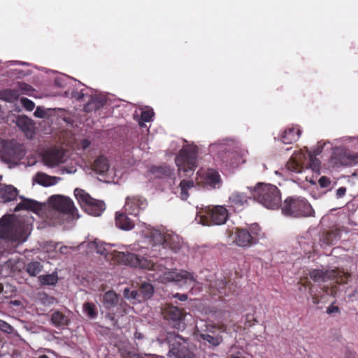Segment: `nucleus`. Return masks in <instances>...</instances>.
<instances>
[{
    "mask_svg": "<svg viewBox=\"0 0 358 358\" xmlns=\"http://www.w3.org/2000/svg\"><path fill=\"white\" fill-rule=\"evenodd\" d=\"M300 136V130L297 128H290L285 131L282 141L284 143L289 144L297 141Z\"/></svg>",
    "mask_w": 358,
    "mask_h": 358,
    "instance_id": "26",
    "label": "nucleus"
},
{
    "mask_svg": "<svg viewBox=\"0 0 358 358\" xmlns=\"http://www.w3.org/2000/svg\"><path fill=\"white\" fill-rule=\"evenodd\" d=\"M104 103L105 101L103 99L98 97H93L85 106V110L87 112L96 110L103 106Z\"/></svg>",
    "mask_w": 358,
    "mask_h": 358,
    "instance_id": "31",
    "label": "nucleus"
},
{
    "mask_svg": "<svg viewBox=\"0 0 358 358\" xmlns=\"http://www.w3.org/2000/svg\"><path fill=\"white\" fill-rule=\"evenodd\" d=\"M201 337L203 338V340L206 341L213 346H217L222 341V338L220 336H212L209 334H201Z\"/></svg>",
    "mask_w": 358,
    "mask_h": 358,
    "instance_id": "40",
    "label": "nucleus"
},
{
    "mask_svg": "<svg viewBox=\"0 0 358 358\" xmlns=\"http://www.w3.org/2000/svg\"><path fill=\"white\" fill-rule=\"evenodd\" d=\"M349 274L348 273H345L344 271H341L340 270H330V271H322V270H314L310 272V276L311 279H313L315 282H325L331 278H342L343 276L347 277ZM338 282L341 283L346 282L345 281L341 280H338Z\"/></svg>",
    "mask_w": 358,
    "mask_h": 358,
    "instance_id": "12",
    "label": "nucleus"
},
{
    "mask_svg": "<svg viewBox=\"0 0 358 358\" xmlns=\"http://www.w3.org/2000/svg\"><path fill=\"white\" fill-rule=\"evenodd\" d=\"M20 92L17 90H5L0 92V98L7 101H14L18 99Z\"/></svg>",
    "mask_w": 358,
    "mask_h": 358,
    "instance_id": "30",
    "label": "nucleus"
},
{
    "mask_svg": "<svg viewBox=\"0 0 358 358\" xmlns=\"http://www.w3.org/2000/svg\"><path fill=\"white\" fill-rule=\"evenodd\" d=\"M84 94L82 92H73L72 97L75 98L77 100H80L83 97Z\"/></svg>",
    "mask_w": 358,
    "mask_h": 358,
    "instance_id": "50",
    "label": "nucleus"
},
{
    "mask_svg": "<svg viewBox=\"0 0 358 358\" xmlns=\"http://www.w3.org/2000/svg\"><path fill=\"white\" fill-rule=\"evenodd\" d=\"M115 223L117 227L122 230H131L134 227V224L124 213L116 214Z\"/></svg>",
    "mask_w": 358,
    "mask_h": 358,
    "instance_id": "24",
    "label": "nucleus"
},
{
    "mask_svg": "<svg viewBox=\"0 0 358 358\" xmlns=\"http://www.w3.org/2000/svg\"><path fill=\"white\" fill-rule=\"evenodd\" d=\"M194 187V182L192 180H187L185 178L180 182V198L182 200H186L189 196L188 190Z\"/></svg>",
    "mask_w": 358,
    "mask_h": 358,
    "instance_id": "29",
    "label": "nucleus"
},
{
    "mask_svg": "<svg viewBox=\"0 0 358 358\" xmlns=\"http://www.w3.org/2000/svg\"><path fill=\"white\" fill-rule=\"evenodd\" d=\"M176 297H178V299L180 300V301H185L187 300V296L186 294H177L175 295Z\"/></svg>",
    "mask_w": 358,
    "mask_h": 358,
    "instance_id": "52",
    "label": "nucleus"
},
{
    "mask_svg": "<svg viewBox=\"0 0 358 358\" xmlns=\"http://www.w3.org/2000/svg\"><path fill=\"white\" fill-rule=\"evenodd\" d=\"M219 329H221L223 331H225V329H224L222 327H220Z\"/></svg>",
    "mask_w": 358,
    "mask_h": 358,
    "instance_id": "56",
    "label": "nucleus"
},
{
    "mask_svg": "<svg viewBox=\"0 0 358 358\" xmlns=\"http://www.w3.org/2000/svg\"><path fill=\"white\" fill-rule=\"evenodd\" d=\"M170 342L169 358H194L192 348L180 336H175Z\"/></svg>",
    "mask_w": 358,
    "mask_h": 358,
    "instance_id": "11",
    "label": "nucleus"
},
{
    "mask_svg": "<svg viewBox=\"0 0 358 358\" xmlns=\"http://www.w3.org/2000/svg\"><path fill=\"white\" fill-rule=\"evenodd\" d=\"M34 115L36 117L43 118L45 116L46 113L44 110L40 108H37L36 110L34 111Z\"/></svg>",
    "mask_w": 358,
    "mask_h": 358,
    "instance_id": "47",
    "label": "nucleus"
},
{
    "mask_svg": "<svg viewBox=\"0 0 358 358\" xmlns=\"http://www.w3.org/2000/svg\"><path fill=\"white\" fill-rule=\"evenodd\" d=\"M83 308L84 311L90 317L94 318L96 316L95 306L92 303H85L83 306Z\"/></svg>",
    "mask_w": 358,
    "mask_h": 358,
    "instance_id": "41",
    "label": "nucleus"
},
{
    "mask_svg": "<svg viewBox=\"0 0 358 358\" xmlns=\"http://www.w3.org/2000/svg\"><path fill=\"white\" fill-rule=\"evenodd\" d=\"M0 329L4 332L10 333L12 331V327L6 322L0 320Z\"/></svg>",
    "mask_w": 358,
    "mask_h": 358,
    "instance_id": "45",
    "label": "nucleus"
},
{
    "mask_svg": "<svg viewBox=\"0 0 358 358\" xmlns=\"http://www.w3.org/2000/svg\"><path fill=\"white\" fill-rule=\"evenodd\" d=\"M318 182L322 187H326L330 184V180L324 176L321 177Z\"/></svg>",
    "mask_w": 358,
    "mask_h": 358,
    "instance_id": "46",
    "label": "nucleus"
},
{
    "mask_svg": "<svg viewBox=\"0 0 358 358\" xmlns=\"http://www.w3.org/2000/svg\"><path fill=\"white\" fill-rule=\"evenodd\" d=\"M282 210L285 215L294 217L310 216L313 213L311 206L304 199H286Z\"/></svg>",
    "mask_w": 358,
    "mask_h": 358,
    "instance_id": "7",
    "label": "nucleus"
},
{
    "mask_svg": "<svg viewBox=\"0 0 358 358\" xmlns=\"http://www.w3.org/2000/svg\"><path fill=\"white\" fill-rule=\"evenodd\" d=\"M87 245L91 250H95L97 253L100 255H106L108 254V250L105 247H103L101 243L99 245V243L96 241L88 243Z\"/></svg>",
    "mask_w": 358,
    "mask_h": 358,
    "instance_id": "38",
    "label": "nucleus"
},
{
    "mask_svg": "<svg viewBox=\"0 0 358 358\" xmlns=\"http://www.w3.org/2000/svg\"><path fill=\"white\" fill-rule=\"evenodd\" d=\"M61 178L50 176L43 173H36L33 178L34 182L44 187L55 185L61 181Z\"/></svg>",
    "mask_w": 358,
    "mask_h": 358,
    "instance_id": "20",
    "label": "nucleus"
},
{
    "mask_svg": "<svg viewBox=\"0 0 358 358\" xmlns=\"http://www.w3.org/2000/svg\"><path fill=\"white\" fill-rule=\"evenodd\" d=\"M234 242L240 247H248L252 244V236L245 229H236Z\"/></svg>",
    "mask_w": 358,
    "mask_h": 358,
    "instance_id": "21",
    "label": "nucleus"
},
{
    "mask_svg": "<svg viewBox=\"0 0 358 358\" xmlns=\"http://www.w3.org/2000/svg\"><path fill=\"white\" fill-rule=\"evenodd\" d=\"M21 103L28 110H32L34 108V103L27 98H22Z\"/></svg>",
    "mask_w": 358,
    "mask_h": 358,
    "instance_id": "44",
    "label": "nucleus"
},
{
    "mask_svg": "<svg viewBox=\"0 0 358 358\" xmlns=\"http://www.w3.org/2000/svg\"><path fill=\"white\" fill-rule=\"evenodd\" d=\"M17 191L12 185H7L0 189V195L3 201H10L17 196Z\"/></svg>",
    "mask_w": 358,
    "mask_h": 358,
    "instance_id": "28",
    "label": "nucleus"
},
{
    "mask_svg": "<svg viewBox=\"0 0 358 358\" xmlns=\"http://www.w3.org/2000/svg\"><path fill=\"white\" fill-rule=\"evenodd\" d=\"M254 198L264 207L270 209L278 208L280 201V193L273 185L259 183L253 190Z\"/></svg>",
    "mask_w": 358,
    "mask_h": 358,
    "instance_id": "2",
    "label": "nucleus"
},
{
    "mask_svg": "<svg viewBox=\"0 0 358 358\" xmlns=\"http://www.w3.org/2000/svg\"><path fill=\"white\" fill-rule=\"evenodd\" d=\"M164 248H169L174 252L181 251L185 247L182 239L178 235L167 232Z\"/></svg>",
    "mask_w": 358,
    "mask_h": 358,
    "instance_id": "19",
    "label": "nucleus"
},
{
    "mask_svg": "<svg viewBox=\"0 0 358 358\" xmlns=\"http://www.w3.org/2000/svg\"><path fill=\"white\" fill-rule=\"evenodd\" d=\"M107 317H108V319H110L112 322H113V321H114V317H113L112 315H107ZM113 324H115V322H113Z\"/></svg>",
    "mask_w": 358,
    "mask_h": 358,
    "instance_id": "54",
    "label": "nucleus"
},
{
    "mask_svg": "<svg viewBox=\"0 0 358 358\" xmlns=\"http://www.w3.org/2000/svg\"><path fill=\"white\" fill-rule=\"evenodd\" d=\"M43 268V266L40 262H31L27 264L26 271L31 276H35L38 274Z\"/></svg>",
    "mask_w": 358,
    "mask_h": 358,
    "instance_id": "33",
    "label": "nucleus"
},
{
    "mask_svg": "<svg viewBox=\"0 0 358 358\" xmlns=\"http://www.w3.org/2000/svg\"><path fill=\"white\" fill-rule=\"evenodd\" d=\"M118 301V295L113 291L107 292L103 296V306L108 309L115 306Z\"/></svg>",
    "mask_w": 358,
    "mask_h": 358,
    "instance_id": "27",
    "label": "nucleus"
},
{
    "mask_svg": "<svg viewBox=\"0 0 358 358\" xmlns=\"http://www.w3.org/2000/svg\"><path fill=\"white\" fill-rule=\"evenodd\" d=\"M76 249L74 247L62 246L59 248V252L66 255L69 253L71 250H75Z\"/></svg>",
    "mask_w": 358,
    "mask_h": 358,
    "instance_id": "48",
    "label": "nucleus"
},
{
    "mask_svg": "<svg viewBox=\"0 0 358 358\" xmlns=\"http://www.w3.org/2000/svg\"><path fill=\"white\" fill-rule=\"evenodd\" d=\"M19 91L20 94H29L30 92L33 90L32 87L26 84V83H18V89L17 90Z\"/></svg>",
    "mask_w": 358,
    "mask_h": 358,
    "instance_id": "42",
    "label": "nucleus"
},
{
    "mask_svg": "<svg viewBox=\"0 0 358 358\" xmlns=\"http://www.w3.org/2000/svg\"><path fill=\"white\" fill-rule=\"evenodd\" d=\"M229 203L234 208L238 209L248 203V197L242 193L235 192L229 196Z\"/></svg>",
    "mask_w": 358,
    "mask_h": 358,
    "instance_id": "22",
    "label": "nucleus"
},
{
    "mask_svg": "<svg viewBox=\"0 0 358 358\" xmlns=\"http://www.w3.org/2000/svg\"><path fill=\"white\" fill-rule=\"evenodd\" d=\"M15 217L4 216L0 220V237L3 238H13V231L15 228Z\"/></svg>",
    "mask_w": 358,
    "mask_h": 358,
    "instance_id": "15",
    "label": "nucleus"
},
{
    "mask_svg": "<svg viewBox=\"0 0 358 358\" xmlns=\"http://www.w3.org/2000/svg\"><path fill=\"white\" fill-rule=\"evenodd\" d=\"M90 145V142L87 139H83L80 145L83 150L87 148Z\"/></svg>",
    "mask_w": 358,
    "mask_h": 358,
    "instance_id": "51",
    "label": "nucleus"
},
{
    "mask_svg": "<svg viewBox=\"0 0 358 358\" xmlns=\"http://www.w3.org/2000/svg\"><path fill=\"white\" fill-rule=\"evenodd\" d=\"M49 206L53 209L69 216L71 221L80 217L78 209L73 201L68 196L62 194H55L49 197Z\"/></svg>",
    "mask_w": 358,
    "mask_h": 358,
    "instance_id": "5",
    "label": "nucleus"
},
{
    "mask_svg": "<svg viewBox=\"0 0 358 358\" xmlns=\"http://www.w3.org/2000/svg\"><path fill=\"white\" fill-rule=\"evenodd\" d=\"M38 358H49V357H48L46 355H42V356L39 357Z\"/></svg>",
    "mask_w": 358,
    "mask_h": 358,
    "instance_id": "55",
    "label": "nucleus"
},
{
    "mask_svg": "<svg viewBox=\"0 0 358 358\" xmlns=\"http://www.w3.org/2000/svg\"><path fill=\"white\" fill-rule=\"evenodd\" d=\"M244 156L243 152H228L224 153L222 160L231 167L234 168L245 162Z\"/></svg>",
    "mask_w": 358,
    "mask_h": 358,
    "instance_id": "17",
    "label": "nucleus"
},
{
    "mask_svg": "<svg viewBox=\"0 0 358 358\" xmlns=\"http://www.w3.org/2000/svg\"><path fill=\"white\" fill-rule=\"evenodd\" d=\"M43 204L33 201V200H24L22 203H19L15 207V210H20L21 209H28L31 210L35 213H38L39 210L42 209Z\"/></svg>",
    "mask_w": 358,
    "mask_h": 358,
    "instance_id": "25",
    "label": "nucleus"
},
{
    "mask_svg": "<svg viewBox=\"0 0 358 358\" xmlns=\"http://www.w3.org/2000/svg\"><path fill=\"white\" fill-rule=\"evenodd\" d=\"M17 126L24 132L28 138H31L34 134L35 127L33 121L26 116H19L16 120Z\"/></svg>",
    "mask_w": 358,
    "mask_h": 358,
    "instance_id": "16",
    "label": "nucleus"
},
{
    "mask_svg": "<svg viewBox=\"0 0 358 358\" xmlns=\"http://www.w3.org/2000/svg\"><path fill=\"white\" fill-rule=\"evenodd\" d=\"M228 210L223 206H209L199 211L196 221L203 226L222 225L227 220Z\"/></svg>",
    "mask_w": 358,
    "mask_h": 358,
    "instance_id": "3",
    "label": "nucleus"
},
{
    "mask_svg": "<svg viewBox=\"0 0 358 358\" xmlns=\"http://www.w3.org/2000/svg\"><path fill=\"white\" fill-rule=\"evenodd\" d=\"M338 308L337 307H333L331 309L330 308H329L328 310H327V312L329 313H333V312H338Z\"/></svg>",
    "mask_w": 358,
    "mask_h": 358,
    "instance_id": "53",
    "label": "nucleus"
},
{
    "mask_svg": "<svg viewBox=\"0 0 358 358\" xmlns=\"http://www.w3.org/2000/svg\"><path fill=\"white\" fill-rule=\"evenodd\" d=\"M39 280L44 285H53L57 282L58 277L56 273H53L48 275L39 276Z\"/></svg>",
    "mask_w": 358,
    "mask_h": 358,
    "instance_id": "36",
    "label": "nucleus"
},
{
    "mask_svg": "<svg viewBox=\"0 0 358 358\" xmlns=\"http://www.w3.org/2000/svg\"><path fill=\"white\" fill-rule=\"evenodd\" d=\"M108 159L103 156L98 157L94 162L92 169L97 173H104L109 169Z\"/></svg>",
    "mask_w": 358,
    "mask_h": 358,
    "instance_id": "23",
    "label": "nucleus"
},
{
    "mask_svg": "<svg viewBox=\"0 0 358 358\" xmlns=\"http://www.w3.org/2000/svg\"><path fill=\"white\" fill-rule=\"evenodd\" d=\"M206 180L211 186L215 187L220 182V177L217 171L208 170L206 173Z\"/></svg>",
    "mask_w": 358,
    "mask_h": 358,
    "instance_id": "35",
    "label": "nucleus"
},
{
    "mask_svg": "<svg viewBox=\"0 0 358 358\" xmlns=\"http://www.w3.org/2000/svg\"><path fill=\"white\" fill-rule=\"evenodd\" d=\"M74 195L80 206L91 215L99 216L105 210V204L102 201L92 198L82 189L76 188L74 190Z\"/></svg>",
    "mask_w": 358,
    "mask_h": 358,
    "instance_id": "6",
    "label": "nucleus"
},
{
    "mask_svg": "<svg viewBox=\"0 0 358 358\" xmlns=\"http://www.w3.org/2000/svg\"><path fill=\"white\" fill-rule=\"evenodd\" d=\"M332 163L335 166H352L358 164V154L343 152L339 155L337 159H332Z\"/></svg>",
    "mask_w": 358,
    "mask_h": 358,
    "instance_id": "18",
    "label": "nucleus"
},
{
    "mask_svg": "<svg viewBox=\"0 0 358 358\" xmlns=\"http://www.w3.org/2000/svg\"><path fill=\"white\" fill-rule=\"evenodd\" d=\"M162 282H176L181 287L194 289L197 285V282L194 276L185 271H169L159 276Z\"/></svg>",
    "mask_w": 358,
    "mask_h": 358,
    "instance_id": "8",
    "label": "nucleus"
},
{
    "mask_svg": "<svg viewBox=\"0 0 358 358\" xmlns=\"http://www.w3.org/2000/svg\"><path fill=\"white\" fill-rule=\"evenodd\" d=\"M85 245V242L82 243L79 246H83Z\"/></svg>",
    "mask_w": 358,
    "mask_h": 358,
    "instance_id": "57",
    "label": "nucleus"
},
{
    "mask_svg": "<svg viewBox=\"0 0 358 358\" xmlns=\"http://www.w3.org/2000/svg\"><path fill=\"white\" fill-rule=\"evenodd\" d=\"M124 296L127 299H136L138 292L136 290L131 291L129 288H125L123 292Z\"/></svg>",
    "mask_w": 358,
    "mask_h": 358,
    "instance_id": "43",
    "label": "nucleus"
},
{
    "mask_svg": "<svg viewBox=\"0 0 358 358\" xmlns=\"http://www.w3.org/2000/svg\"><path fill=\"white\" fill-rule=\"evenodd\" d=\"M111 255L117 262L131 266L147 269H151L154 266L153 264L146 259H141L133 253H125L124 252L114 250L111 252Z\"/></svg>",
    "mask_w": 358,
    "mask_h": 358,
    "instance_id": "10",
    "label": "nucleus"
},
{
    "mask_svg": "<svg viewBox=\"0 0 358 358\" xmlns=\"http://www.w3.org/2000/svg\"><path fill=\"white\" fill-rule=\"evenodd\" d=\"M346 193V188L344 187H341L338 188L336 191V197L342 198Z\"/></svg>",
    "mask_w": 358,
    "mask_h": 358,
    "instance_id": "49",
    "label": "nucleus"
},
{
    "mask_svg": "<svg viewBox=\"0 0 358 358\" xmlns=\"http://www.w3.org/2000/svg\"><path fill=\"white\" fill-rule=\"evenodd\" d=\"M147 201L138 196H129L126 199L124 210L131 215H138L147 207Z\"/></svg>",
    "mask_w": 358,
    "mask_h": 358,
    "instance_id": "14",
    "label": "nucleus"
},
{
    "mask_svg": "<svg viewBox=\"0 0 358 358\" xmlns=\"http://www.w3.org/2000/svg\"><path fill=\"white\" fill-rule=\"evenodd\" d=\"M51 321L55 326L66 325L69 322L68 318L59 312H55L52 315Z\"/></svg>",
    "mask_w": 358,
    "mask_h": 358,
    "instance_id": "34",
    "label": "nucleus"
},
{
    "mask_svg": "<svg viewBox=\"0 0 358 358\" xmlns=\"http://www.w3.org/2000/svg\"><path fill=\"white\" fill-rule=\"evenodd\" d=\"M306 152L301 150L292 155L285 165L286 169L295 173H301L304 169L308 168L318 172L320 169V160L312 153Z\"/></svg>",
    "mask_w": 358,
    "mask_h": 358,
    "instance_id": "1",
    "label": "nucleus"
},
{
    "mask_svg": "<svg viewBox=\"0 0 358 358\" xmlns=\"http://www.w3.org/2000/svg\"><path fill=\"white\" fill-rule=\"evenodd\" d=\"M166 317L172 320H180L183 317L182 311L177 307H169L166 310Z\"/></svg>",
    "mask_w": 358,
    "mask_h": 358,
    "instance_id": "32",
    "label": "nucleus"
},
{
    "mask_svg": "<svg viewBox=\"0 0 358 358\" xmlns=\"http://www.w3.org/2000/svg\"><path fill=\"white\" fill-rule=\"evenodd\" d=\"M141 292L145 299H150L153 294L154 288L151 284L143 283L141 287Z\"/></svg>",
    "mask_w": 358,
    "mask_h": 358,
    "instance_id": "39",
    "label": "nucleus"
},
{
    "mask_svg": "<svg viewBox=\"0 0 358 358\" xmlns=\"http://www.w3.org/2000/svg\"><path fill=\"white\" fill-rule=\"evenodd\" d=\"M166 235L167 232L157 229H147L142 237L143 247L153 251L159 250L162 246L164 248Z\"/></svg>",
    "mask_w": 358,
    "mask_h": 358,
    "instance_id": "9",
    "label": "nucleus"
},
{
    "mask_svg": "<svg viewBox=\"0 0 358 358\" xmlns=\"http://www.w3.org/2000/svg\"><path fill=\"white\" fill-rule=\"evenodd\" d=\"M154 115V112L152 110L149 109L142 112L141 115V120L139 121V125L141 127L145 126V122H148L152 120V118Z\"/></svg>",
    "mask_w": 358,
    "mask_h": 358,
    "instance_id": "37",
    "label": "nucleus"
},
{
    "mask_svg": "<svg viewBox=\"0 0 358 358\" xmlns=\"http://www.w3.org/2000/svg\"><path fill=\"white\" fill-rule=\"evenodd\" d=\"M42 159L45 165L53 167L66 162V156L63 150L52 149L45 151Z\"/></svg>",
    "mask_w": 358,
    "mask_h": 358,
    "instance_id": "13",
    "label": "nucleus"
},
{
    "mask_svg": "<svg viewBox=\"0 0 358 358\" xmlns=\"http://www.w3.org/2000/svg\"><path fill=\"white\" fill-rule=\"evenodd\" d=\"M197 148L194 145H187L180 152L176 159L180 178L189 177L193 175L196 166Z\"/></svg>",
    "mask_w": 358,
    "mask_h": 358,
    "instance_id": "4",
    "label": "nucleus"
}]
</instances>
